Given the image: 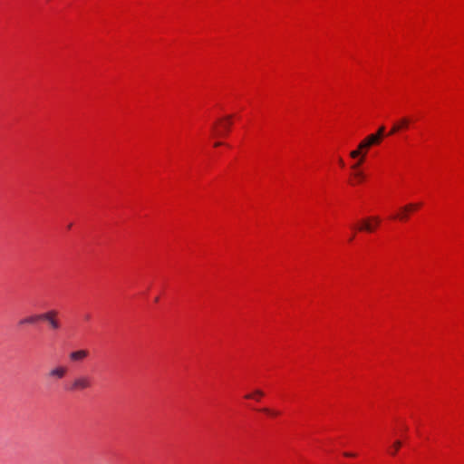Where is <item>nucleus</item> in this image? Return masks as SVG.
<instances>
[{"label":"nucleus","instance_id":"19","mask_svg":"<svg viewBox=\"0 0 464 464\" xmlns=\"http://www.w3.org/2000/svg\"><path fill=\"white\" fill-rule=\"evenodd\" d=\"M344 456H346V457H353V456H354V454H353V453H349V452H345V453H344Z\"/></svg>","mask_w":464,"mask_h":464},{"label":"nucleus","instance_id":"13","mask_svg":"<svg viewBox=\"0 0 464 464\" xmlns=\"http://www.w3.org/2000/svg\"><path fill=\"white\" fill-rule=\"evenodd\" d=\"M354 177L357 179L359 182L362 181L364 179V175L362 171H355Z\"/></svg>","mask_w":464,"mask_h":464},{"label":"nucleus","instance_id":"23","mask_svg":"<svg viewBox=\"0 0 464 464\" xmlns=\"http://www.w3.org/2000/svg\"><path fill=\"white\" fill-rule=\"evenodd\" d=\"M72 224L68 225V228L70 229L72 227Z\"/></svg>","mask_w":464,"mask_h":464},{"label":"nucleus","instance_id":"12","mask_svg":"<svg viewBox=\"0 0 464 464\" xmlns=\"http://www.w3.org/2000/svg\"><path fill=\"white\" fill-rule=\"evenodd\" d=\"M370 148H371V146L367 143V141L365 140V139H364V140H362L360 142L359 146H358V149L362 151V156H364V157H365V155H366L367 150H368Z\"/></svg>","mask_w":464,"mask_h":464},{"label":"nucleus","instance_id":"1","mask_svg":"<svg viewBox=\"0 0 464 464\" xmlns=\"http://www.w3.org/2000/svg\"><path fill=\"white\" fill-rule=\"evenodd\" d=\"M92 385L91 377L81 375L73 379L67 390L69 392H79L90 389Z\"/></svg>","mask_w":464,"mask_h":464},{"label":"nucleus","instance_id":"14","mask_svg":"<svg viewBox=\"0 0 464 464\" xmlns=\"http://www.w3.org/2000/svg\"><path fill=\"white\" fill-rule=\"evenodd\" d=\"M360 155H362V151H361L359 149L354 150H353V151H351V152H350V156H351L352 158H353V159H355V158L359 157Z\"/></svg>","mask_w":464,"mask_h":464},{"label":"nucleus","instance_id":"15","mask_svg":"<svg viewBox=\"0 0 464 464\" xmlns=\"http://www.w3.org/2000/svg\"><path fill=\"white\" fill-rule=\"evenodd\" d=\"M364 160V156H362L360 158V160L352 166V169H354L356 171V169L359 168V166L363 162Z\"/></svg>","mask_w":464,"mask_h":464},{"label":"nucleus","instance_id":"22","mask_svg":"<svg viewBox=\"0 0 464 464\" xmlns=\"http://www.w3.org/2000/svg\"><path fill=\"white\" fill-rule=\"evenodd\" d=\"M220 144H221L220 142H216V143H215V146H216V147H218V146H219Z\"/></svg>","mask_w":464,"mask_h":464},{"label":"nucleus","instance_id":"9","mask_svg":"<svg viewBox=\"0 0 464 464\" xmlns=\"http://www.w3.org/2000/svg\"><path fill=\"white\" fill-rule=\"evenodd\" d=\"M231 116H227L226 121L227 122L222 125L223 130L222 131H217L218 135L225 136L228 131L231 125Z\"/></svg>","mask_w":464,"mask_h":464},{"label":"nucleus","instance_id":"8","mask_svg":"<svg viewBox=\"0 0 464 464\" xmlns=\"http://www.w3.org/2000/svg\"><path fill=\"white\" fill-rule=\"evenodd\" d=\"M409 125V120L406 118H403L401 120L399 124H395L392 129L390 131V134H394L398 130H400L401 128H406Z\"/></svg>","mask_w":464,"mask_h":464},{"label":"nucleus","instance_id":"7","mask_svg":"<svg viewBox=\"0 0 464 464\" xmlns=\"http://www.w3.org/2000/svg\"><path fill=\"white\" fill-rule=\"evenodd\" d=\"M419 207H420V204L410 203V204L404 206L401 208V210H402L401 214L396 216L395 218H398L401 220L406 219L408 218V212H411V210L416 209Z\"/></svg>","mask_w":464,"mask_h":464},{"label":"nucleus","instance_id":"17","mask_svg":"<svg viewBox=\"0 0 464 464\" xmlns=\"http://www.w3.org/2000/svg\"><path fill=\"white\" fill-rule=\"evenodd\" d=\"M384 130L385 128L383 126H381L378 130V131L375 133L381 140L382 139L384 135Z\"/></svg>","mask_w":464,"mask_h":464},{"label":"nucleus","instance_id":"18","mask_svg":"<svg viewBox=\"0 0 464 464\" xmlns=\"http://www.w3.org/2000/svg\"><path fill=\"white\" fill-rule=\"evenodd\" d=\"M262 411H264V412H266V413H267V414L274 415V416H276V415H277V414H278V413H277V412H276V411H270L268 408H264V409H262Z\"/></svg>","mask_w":464,"mask_h":464},{"label":"nucleus","instance_id":"16","mask_svg":"<svg viewBox=\"0 0 464 464\" xmlns=\"http://www.w3.org/2000/svg\"><path fill=\"white\" fill-rule=\"evenodd\" d=\"M401 442L400 440H396L394 443H393V449H394V451L392 452V455H394L396 453V451L401 448Z\"/></svg>","mask_w":464,"mask_h":464},{"label":"nucleus","instance_id":"5","mask_svg":"<svg viewBox=\"0 0 464 464\" xmlns=\"http://www.w3.org/2000/svg\"><path fill=\"white\" fill-rule=\"evenodd\" d=\"M67 373V368L65 366H57L53 369H52L49 373H48V376L50 378H54V379H57V380H60V379H63Z\"/></svg>","mask_w":464,"mask_h":464},{"label":"nucleus","instance_id":"4","mask_svg":"<svg viewBox=\"0 0 464 464\" xmlns=\"http://www.w3.org/2000/svg\"><path fill=\"white\" fill-rule=\"evenodd\" d=\"M379 223L380 218L378 217L367 218L362 221V225L358 227V229L360 231L372 232L374 229V225L377 226Z\"/></svg>","mask_w":464,"mask_h":464},{"label":"nucleus","instance_id":"3","mask_svg":"<svg viewBox=\"0 0 464 464\" xmlns=\"http://www.w3.org/2000/svg\"><path fill=\"white\" fill-rule=\"evenodd\" d=\"M90 355V352L87 349H80L72 351L69 353V360L72 362H82Z\"/></svg>","mask_w":464,"mask_h":464},{"label":"nucleus","instance_id":"11","mask_svg":"<svg viewBox=\"0 0 464 464\" xmlns=\"http://www.w3.org/2000/svg\"><path fill=\"white\" fill-rule=\"evenodd\" d=\"M263 396H264L263 391L257 389V390H255L252 393L246 394L245 397H246V399H254L256 401H259V399Z\"/></svg>","mask_w":464,"mask_h":464},{"label":"nucleus","instance_id":"20","mask_svg":"<svg viewBox=\"0 0 464 464\" xmlns=\"http://www.w3.org/2000/svg\"><path fill=\"white\" fill-rule=\"evenodd\" d=\"M338 161L341 166L344 165L343 159L340 158Z\"/></svg>","mask_w":464,"mask_h":464},{"label":"nucleus","instance_id":"10","mask_svg":"<svg viewBox=\"0 0 464 464\" xmlns=\"http://www.w3.org/2000/svg\"><path fill=\"white\" fill-rule=\"evenodd\" d=\"M367 143L372 147L373 145H377L381 143V139L375 134H371L365 138Z\"/></svg>","mask_w":464,"mask_h":464},{"label":"nucleus","instance_id":"2","mask_svg":"<svg viewBox=\"0 0 464 464\" xmlns=\"http://www.w3.org/2000/svg\"><path fill=\"white\" fill-rule=\"evenodd\" d=\"M58 315L59 312L57 310L52 309L41 314V321L47 322L52 330L58 331L62 326L61 322L58 319Z\"/></svg>","mask_w":464,"mask_h":464},{"label":"nucleus","instance_id":"21","mask_svg":"<svg viewBox=\"0 0 464 464\" xmlns=\"http://www.w3.org/2000/svg\"><path fill=\"white\" fill-rule=\"evenodd\" d=\"M90 318H91V315H90V314H87V315L85 316V319H86V320H90Z\"/></svg>","mask_w":464,"mask_h":464},{"label":"nucleus","instance_id":"6","mask_svg":"<svg viewBox=\"0 0 464 464\" xmlns=\"http://www.w3.org/2000/svg\"><path fill=\"white\" fill-rule=\"evenodd\" d=\"M41 321V314H32L21 319L18 322L19 326H23L25 324H34Z\"/></svg>","mask_w":464,"mask_h":464}]
</instances>
